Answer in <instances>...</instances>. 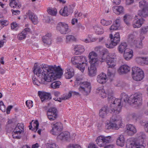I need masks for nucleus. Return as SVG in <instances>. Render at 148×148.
I'll list each match as a JSON object with an SVG mask.
<instances>
[{
	"instance_id": "obj_26",
	"label": "nucleus",
	"mask_w": 148,
	"mask_h": 148,
	"mask_svg": "<svg viewBox=\"0 0 148 148\" xmlns=\"http://www.w3.org/2000/svg\"><path fill=\"white\" fill-rule=\"evenodd\" d=\"M74 70L73 68L71 67L70 68H67L66 70L64 76L66 79H70L74 76Z\"/></svg>"
},
{
	"instance_id": "obj_49",
	"label": "nucleus",
	"mask_w": 148,
	"mask_h": 148,
	"mask_svg": "<svg viewBox=\"0 0 148 148\" xmlns=\"http://www.w3.org/2000/svg\"><path fill=\"white\" fill-rule=\"evenodd\" d=\"M14 130L13 132H12V136L14 138L20 139L21 138L20 134L21 133V132H14Z\"/></svg>"
},
{
	"instance_id": "obj_38",
	"label": "nucleus",
	"mask_w": 148,
	"mask_h": 148,
	"mask_svg": "<svg viewBox=\"0 0 148 148\" xmlns=\"http://www.w3.org/2000/svg\"><path fill=\"white\" fill-rule=\"evenodd\" d=\"M127 47V45L125 42H123L118 47V49L120 53H122L125 52L126 48Z\"/></svg>"
},
{
	"instance_id": "obj_48",
	"label": "nucleus",
	"mask_w": 148,
	"mask_h": 148,
	"mask_svg": "<svg viewBox=\"0 0 148 148\" xmlns=\"http://www.w3.org/2000/svg\"><path fill=\"white\" fill-rule=\"evenodd\" d=\"M75 39V37L73 36L70 35L66 36V41L67 42L74 41Z\"/></svg>"
},
{
	"instance_id": "obj_24",
	"label": "nucleus",
	"mask_w": 148,
	"mask_h": 148,
	"mask_svg": "<svg viewBox=\"0 0 148 148\" xmlns=\"http://www.w3.org/2000/svg\"><path fill=\"white\" fill-rule=\"evenodd\" d=\"M130 67L126 65H123L119 67L118 71L120 74L126 73L130 71Z\"/></svg>"
},
{
	"instance_id": "obj_18",
	"label": "nucleus",
	"mask_w": 148,
	"mask_h": 148,
	"mask_svg": "<svg viewBox=\"0 0 148 148\" xmlns=\"http://www.w3.org/2000/svg\"><path fill=\"white\" fill-rule=\"evenodd\" d=\"M109 108L107 106H105L102 107L99 110V115L102 118H104L107 115L109 112H110L112 114L115 115L116 114L111 112V106H110V110Z\"/></svg>"
},
{
	"instance_id": "obj_57",
	"label": "nucleus",
	"mask_w": 148,
	"mask_h": 148,
	"mask_svg": "<svg viewBox=\"0 0 148 148\" xmlns=\"http://www.w3.org/2000/svg\"><path fill=\"white\" fill-rule=\"evenodd\" d=\"M147 32H148V26L143 27L140 29L141 34H145Z\"/></svg>"
},
{
	"instance_id": "obj_61",
	"label": "nucleus",
	"mask_w": 148,
	"mask_h": 148,
	"mask_svg": "<svg viewBox=\"0 0 148 148\" xmlns=\"http://www.w3.org/2000/svg\"><path fill=\"white\" fill-rule=\"evenodd\" d=\"M77 27L78 28V29H81L82 30H84L85 29V27L82 26L81 24L79 23L77 25Z\"/></svg>"
},
{
	"instance_id": "obj_30",
	"label": "nucleus",
	"mask_w": 148,
	"mask_h": 148,
	"mask_svg": "<svg viewBox=\"0 0 148 148\" xmlns=\"http://www.w3.org/2000/svg\"><path fill=\"white\" fill-rule=\"evenodd\" d=\"M10 6L14 8H20L21 5V3L18 0H10Z\"/></svg>"
},
{
	"instance_id": "obj_64",
	"label": "nucleus",
	"mask_w": 148,
	"mask_h": 148,
	"mask_svg": "<svg viewBox=\"0 0 148 148\" xmlns=\"http://www.w3.org/2000/svg\"><path fill=\"white\" fill-rule=\"evenodd\" d=\"M89 148H97L96 145L95 144L93 143L90 144L89 145Z\"/></svg>"
},
{
	"instance_id": "obj_44",
	"label": "nucleus",
	"mask_w": 148,
	"mask_h": 148,
	"mask_svg": "<svg viewBox=\"0 0 148 148\" xmlns=\"http://www.w3.org/2000/svg\"><path fill=\"white\" fill-rule=\"evenodd\" d=\"M32 80L33 83L38 86H39L42 84H43L44 83V82H43V81L41 80L40 81H39L34 77H32Z\"/></svg>"
},
{
	"instance_id": "obj_4",
	"label": "nucleus",
	"mask_w": 148,
	"mask_h": 148,
	"mask_svg": "<svg viewBox=\"0 0 148 148\" xmlns=\"http://www.w3.org/2000/svg\"><path fill=\"white\" fill-rule=\"evenodd\" d=\"M89 62L91 64L88 68V75L90 77H93L96 75L97 69L96 66L98 65L99 60L97 54L94 51L90 52L88 56Z\"/></svg>"
},
{
	"instance_id": "obj_32",
	"label": "nucleus",
	"mask_w": 148,
	"mask_h": 148,
	"mask_svg": "<svg viewBox=\"0 0 148 148\" xmlns=\"http://www.w3.org/2000/svg\"><path fill=\"white\" fill-rule=\"evenodd\" d=\"M74 49L75 51V54L76 55L80 54L84 51V46L80 45L75 46Z\"/></svg>"
},
{
	"instance_id": "obj_45",
	"label": "nucleus",
	"mask_w": 148,
	"mask_h": 148,
	"mask_svg": "<svg viewBox=\"0 0 148 148\" xmlns=\"http://www.w3.org/2000/svg\"><path fill=\"white\" fill-rule=\"evenodd\" d=\"M72 93L71 92H69L68 93L64 94L61 98L62 100H66L70 98L71 96Z\"/></svg>"
},
{
	"instance_id": "obj_63",
	"label": "nucleus",
	"mask_w": 148,
	"mask_h": 148,
	"mask_svg": "<svg viewBox=\"0 0 148 148\" xmlns=\"http://www.w3.org/2000/svg\"><path fill=\"white\" fill-rule=\"evenodd\" d=\"M113 3L115 5H119L121 2V0H112Z\"/></svg>"
},
{
	"instance_id": "obj_37",
	"label": "nucleus",
	"mask_w": 148,
	"mask_h": 148,
	"mask_svg": "<svg viewBox=\"0 0 148 148\" xmlns=\"http://www.w3.org/2000/svg\"><path fill=\"white\" fill-rule=\"evenodd\" d=\"M24 127V126L23 123H18L14 130V132H21V133L23 132Z\"/></svg>"
},
{
	"instance_id": "obj_31",
	"label": "nucleus",
	"mask_w": 148,
	"mask_h": 148,
	"mask_svg": "<svg viewBox=\"0 0 148 148\" xmlns=\"http://www.w3.org/2000/svg\"><path fill=\"white\" fill-rule=\"evenodd\" d=\"M125 142L124 136L122 134L119 135L116 141L117 145L120 147H123L124 145Z\"/></svg>"
},
{
	"instance_id": "obj_17",
	"label": "nucleus",
	"mask_w": 148,
	"mask_h": 148,
	"mask_svg": "<svg viewBox=\"0 0 148 148\" xmlns=\"http://www.w3.org/2000/svg\"><path fill=\"white\" fill-rule=\"evenodd\" d=\"M73 12V10L70 6L68 7L65 5L63 8L61 9L59 13L62 16H68Z\"/></svg>"
},
{
	"instance_id": "obj_50",
	"label": "nucleus",
	"mask_w": 148,
	"mask_h": 148,
	"mask_svg": "<svg viewBox=\"0 0 148 148\" xmlns=\"http://www.w3.org/2000/svg\"><path fill=\"white\" fill-rule=\"evenodd\" d=\"M114 69H112L111 70H108L107 75L109 77L111 78L114 77Z\"/></svg>"
},
{
	"instance_id": "obj_36",
	"label": "nucleus",
	"mask_w": 148,
	"mask_h": 148,
	"mask_svg": "<svg viewBox=\"0 0 148 148\" xmlns=\"http://www.w3.org/2000/svg\"><path fill=\"white\" fill-rule=\"evenodd\" d=\"M24 127V126L23 123H18L14 130V132H21V133L23 132Z\"/></svg>"
},
{
	"instance_id": "obj_22",
	"label": "nucleus",
	"mask_w": 148,
	"mask_h": 148,
	"mask_svg": "<svg viewBox=\"0 0 148 148\" xmlns=\"http://www.w3.org/2000/svg\"><path fill=\"white\" fill-rule=\"evenodd\" d=\"M30 31L29 28H25L21 33L18 35V38L19 40L25 39L26 37V35L29 33Z\"/></svg>"
},
{
	"instance_id": "obj_13",
	"label": "nucleus",
	"mask_w": 148,
	"mask_h": 148,
	"mask_svg": "<svg viewBox=\"0 0 148 148\" xmlns=\"http://www.w3.org/2000/svg\"><path fill=\"white\" fill-rule=\"evenodd\" d=\"M111 136H100L96 140L97 144L100 147L105 146L106 143H109L110 141Z\"/></svg>"
},
{
	"instance_id": "obj_35",
	"label": "nucleus",
	"mask_w": 148,
	"mask_h": 148,
	"mask_svg": "<svg viewBox=\"0 0 148 148\" xmlns=\"http://www.w3.org/2000/svg\"><path fill=\"white\" fill-rule=\"evenodd\" d=\"M114 12L117 14L119 15L123 12V7L121 6L113 7Z\"/></svg>"
},
{
	"instance_id": "obj_54",
	"label": "nucleus",
	"mask_w": 148,
	"mask_h": 148,
	"mask_svg": "<svg viewBox=\"0 0 148 148\" xmlns=\"http://www.w3.org/2000/svg\"><path fill=\"white\" fill-rule=\"evenodd\" d=\"M67 148H81V147L78 144H70L67 146Z\"/></svg>"
},
{
	"instance_id": "obj_19",
	"label": "nucleus",
	"mask_w": 148,
	"mask_h": 148,
	"mask_svg": "<svg viewBox=\"0 0 148 148\" xmlns=\"http://www.w3.org/2000/svg\"><path fill=\"white\" fill-rule=\"evenodd\" d=\"M57 28L62 34H66L69 32L68 25L65 23H59Z\"/></svg>"
},
{
	"instance_id": "obj_12",
	"label": "nucleus",
	"mask_w": 148,
	"mask_h": 148,
	"mask_svg": "<svg viewBox=\"0 0 148 148\" xmlns=\"http://www.w3.org/2000/svg\"><path fill=\"white\" fill-rule=\"evenodd\" d=\"M52 129L50 133L53 135H57L62 131L63 129V125L60 122L56 123L53 122L51 123Z\"/></svg>"
},
{
	"instance_id": "obj_8",
	"label": "nucleus",
	"mask_w": 148,
	"mask_h": 148,
	"mask_svg": "<svg viewBox=\"0 0 148 148\" xmlns=\"http://www.w3.org/2000/svg\"><path fill=\"white\" fill-rule=\"evenodd\" d=\"M122 123L121 117L117 116H112L110 119L109 124L106 125L107 129H118L122 125Z\"/></svg>"
},
{
	"instance_id": "obj_41",
	"label": "nucleus",
	"mask_w": 148,
	"mask_h": 148,
	"mask_svg": "<svg viewBox=\"0 0 148 148\" xmlns=\"http://www.w3.org/2000/svg\"><path fill=\"white\" fill-rule=\"evenodd\" d=\"M33 124L34 127L33 128L31 125L29 126V129L34 132H36L38 129L39 122L37 120H36L34 122Z\"/></svg>"
},
{
	"instance_id": "obj_6",
	"label": "nucleus",
	"mask_w": 148,
	"mask_h": 148,
	"mask_svg": "<svg viewBox=\"0 0 148 148\" xmlns=\"http://www.w3.org/2000/svg\"><path fill=\"white\" fill-rule=\"evenodd\" d=\"M145 137V134L140 132L139 134L137 141H135L132 139L128 140L126 143V148H145V146L140 143H143Z\"/></svg>"
},
{
	"instance_id": "obj_51",
	"label": "nucleus",
	"mask_w": 148,
	"mask_h": 148,
	"mask_svg": "<svg viewBox=\"0 0 148 148\" xmlns=\"http://www.w3.org/2000/svg\"><path fill=\"white\" fill-rule=\"evenodd\" d=\"M47 12L48 13L53 16L56 15L57 13V11L56 9H50L47 10Z\"/></svg>"
},
{
	"instance_id": "obj_43",
	"label": "nucleus",
	"mask_w": 148,
	"mask_h": 148,
	"mask_svg": "<svg viewBox=\"0 0 148 148\" xmlns=\"http://www.w3.org/2000/svg\"><path fill=\"white\" fill-rule=\"evenodd\" d=\"M112 23L111 20H106L104 19H102L101 20V24L104 26H107L110 25Z\"/></svg>"
},
{
	"instance_id": "obj_11",
	"label": "nucleus",
	"mask_w": 148,
	"mask_h": 148,
	"mask_svg": "<svg viewBox=\"0 0 148 148\" xmlns=\"http://www.w3.org/2000/svg\"><path fill=\"white\" fill-rule=\"evenodd\" d=\"M130 104H134L137 106L141 104L142 102V95L140 93H136L130 97Z\"/></svg>"
},
{
	"instance_id": "obj_42",
	"label": "nucleus",
	"mask_w": 148,
	"mask_h": 148,
	"mask_svg": "<svg viewBox=\"0 0 148 148\" xmlns=\"http://www.w3.org/2000/svg\"><path fill=\"white\" fill-rule=\"evenodd\" d=\"M132 19L131 16L126 14L123 17L124 22L128 25L130 24V21Z\"/></svg>"
},
{
	"instance_id": "obj_7",
	"label": "nucleus",
	"mask_w": 148,
	"mask_h": 148,
	"mask_svg": "<svg viewBox=\"0 0 148 148\" xmlns=\"http://www.w3.org/2000/svg\"><path fill=\"white\" fill-rule=\"evenodd\" d=\"M71 62L72 64L75 65L76 68L82 73L88 64L86 58L83 56L72 57Z\"/></svg>"
},
{
	"instance_id": "obj_10",
	"label": "nucleus",
	"mask_w": 148,
	"mask_h": 148,
	"mask_svg": "<svg viewBox=\"0 0 148 148\" xmlns=\"http://www.w3.org/2000/svg\"><path fill=\"white\" fill-rule=\"evenodd\" d=\"M109 37L110 39V42L106 44L105 45L108 48H113L119 42L120 40V34L118 32L116 33L113 36L112 34H110Z\"/></svg>"
},
{
	"instance_id": "obj_28",
	"label": "nucleus",
	"mask_w": 148,
	"mask_h": 148,
	"mask_svg": "<svg viewBox=\"0 0 148 148\" xmlns=\"http://www.w3.org/2000/svg\"><path fill=\"white\" fill-rule=\"evenodd\" d=\"M51 33H47L42 37L43 42L46 45H50L51 43Z\"/></svg>"
},
{
	"instance_id": "obj_62",
	"label": "nucleus",
	"mask_w": 148,
	"mask_h": 148,
	"mask_svg": "<svg viewBox=\"0 0 148 148\" xmlns=\"http://www.w3.org/2000/svg\"><path fill=\"white\" fill-rule=\"evenodd\" d=\"M13 107L12 106H9L6 109V113L7 114H9L10 113V110Z\"/></svg>"
},
{
	"instance_id": "obj_46",
	"label": "nucleus",
	"mask_w": 148,
	"mask_h": 148,
	"mask_svg": "<svg viewBox=\"0 0 148 148\" xmlns=\"http://www.w3.org/2000/svg\"><path fill=\"white\" fill-rule=\"evenodd\" d=\"M46 148H59V147L55 143L51 142L47 144Z\"/></svg>"
},
{
	"instance_id": "obj_58",
	"label": "nucleus",
	"mask_w": 148,
	"mask_h": 148,
	"mask_svg": "<svg viewBox=\"0 0 148 148\" xmlns=\"http://www.w3.org/2000/svg\"><path fill=\"white\" fill-rule=\"evenodd\" d=\"M106 49H103V47L100 46H97L96 47L95 49V50L97 51L101 52L102 53V50Z\"/></svg>"
},
{
	"instance_id": "obj_27",
	"label": "nucleus",
	"mask_w": 148,
	"mask_h": 148,
	"mask_svg": "<svg viewBox=\"0 0 148 148\" xmlns=\"http://www.w3.org/2000/svg\"><path fill=\"white\" fill-rule=\"evenodd\" d=\"M127 132L128 134L130 136H132L136 132L135 126L131 124L126 126Z\"/></svg>"
},
{
	"instance_id": "obj_16",
	"label": "nucleus",
	"mask_w": 148,
	"mask_h": 148,
	"mask_svg": "<svg viewBox=\"0 0 148 148\" xmlns=\"http://www.w3.org/2000/svg\"><path fill=\"white\" fill-rule=\"evenodd\" d=\"M57 139L61 140L69 141L71 139H73V138L71 136L69 132L65 131L59 134L57 136Z\"/></svg>"
},
{
	"instance_id": "obj_52",
	"label": "nucleus",
	"mask_w": 148,
	"mask_h": 148,
	"mask_svg": "<svg viewBox=\"0 0 148 148\" xmlns=\"http://www.w3.org/2000/svg\"><path fill=\"white\" fill-rule=\"evenodd\" d=\"M144 57H138L136 58V61L138 64L143 65L144 64Z\"/></svg>"
},
{
	"instance_id": "obj_15",
	"label": "nucleus",
	"mask_w": 148,
	"mask_h": 148,
	"mask_svg": "<svg viewBox=\"0 0 148 148\" xmlns=\"http://www.w3.org/2000/svg\"><path fill=\"white\" fill-rule=\"evenodd\" d=\"M144 20L142 17L136 16L133 21L132 26L134 28L140 27L143 23Z\"/></svg>"
},
{
	"instance_id": "obj_1",
	"label": "nucleus",
	"mask_w": 148,
	"mask_h": 148,
	"mask_svg": "<svg viewBox=\"0 0 148 148\" xmlns=\"http://www.w3.org/2000/svg\"><path fill=\"white\" fill-rule=\"evenodd\" d=\"M96 92L102 98H105L108 95V99L111 103V112L115 114H119L121 111L123 101L125 103H130V97L125 93H122L121 99H116L112 96L113 92L110 88L105 87L103 88L100 87L97 88Z\"/></svg>"
},
{
	"instance_id": "obj_34",
	"label": "nucleus",
	"mask_w": 148,
	"mask_h": 148,
	"mask_svg": "<svg viewBox=\"0 0 148 148\" xmlns=\"http://www.w3.org/2000/svg\"><path fill=\"white\" fill-rule=\"evenodd\" d=\"M139 7L141 8L148 10V0H143L139 2Z\"/></svg>"
},
{
	"instance_id": "obj_20",
	"label": "nucleus",
	"mask_w": 148,
	"mask_h": 148,
	"mask_svg": "<svg viewBox=\"0 0 148 148\" xmlns=\"http://www.w3.org/2000/svg\"><path fill=\"white\" fill-rule=\"evenodd\" d=\"M121 20L120 17L117 18L110 28V30H116L120 28Z\"/></svg>"
},
{
	"instance_id": "obj_14",
	"label": "nucleus",
	"mask_w": 148,
	"mask_h": 148,
	"mask_svg": "<svg viewBox=\"0 0 148 148\" xmlns=\"http://www.w3.org/2000/svg\"><path fill=\"white\" fill-rule=\"evenodd\" d=\"M47 115L50 121H53L55 120L58 117L57 109L54 107L49 108L47 110Z\"/></svg>"
},
{
	"instance_id": "obj_55",
	"label": "nucleus",
	"mask_w": 148,
	"mask_h": 148,
	"mask_svg": "<svg viewBox=\"0 0 148 148\" xmlns=\"http://www.w3.org/2000/svg\"><path fill=\"white\" fill-rule=\"evenodd\" d=\"M134 39V36L133 34H130L128 36V41L132 44L134 42V40H135Z\"/></svg>"
},
{
	"instance_id": "obj_60",
	"label": "nucleus",
	"mask_w": 148,
	"mask_h": 148,
	"mask_svg": "<svg viewBox=\"0 0 148 148\" xmlns=\"http://www.w3.org/2000/svg\"><path fill=\"white\" fill-rule=\"evenodd\" d=\"M17 27V24L15 22L11 24V29H16Z\"/></svg>"
},
{
	"instance_id": "obj_3",
	"label": "nucleus",
	"mask_w": 148,
	"mask_h": 148,
	"mask_svg": "<svg viewBox=\"0 0 148 148\" xmlns=\"http://www.w3.org/2000/svg\"><path fill=\"white\" fill-rule=\"evenodd\" d=\"M74 86L80 85L78 89L80 92L84 95H87L90 92L91 86L89 82H83V77L81 75L76 76Z\"/></svg>"
},
{
	"instance_id": "obj_40",
	"label": "nucleus",
	"mask_w": 148,
	"mask_h": 148,
	"mask_svg": "<svg viewBox=\"0 0 148 148\" xmlns=\"http://www.w3.org/2000/svg\"><path fill=\"white\" fill-rule=\"evenodd\" d=\"M132 45L134 46L135 47L138 48H142V43L141 41L140 40H134V42L132 44Z\"/></svg>"
},
{
	"instance_id": "obj_39",
	"label": "nucleus",
	"mask_w": 148,
	"mask_h": 148,
	"mask_svg": "<svg viewBox=\"0 0 148 148\" xmlns=\"http://www.w3.org/2000/svg\"><path fill=\"white\" fill-rule=\"evenodd\" d=\"M142 10H139L138 12V15L140 16V17H146L148 16L147 11L148 10L144 8H142Z\"/></svg>"
},
{
	"instance_id": "obj_9",
	"label": "nucleus",
	"mask_w": 148,
	"mask_h": 148,
	"mask_svg": "<svg viewBox=\"0 0 148 148\" xmlns=\"http://www.w3.org/2000/svg\"><path fill=\"white\" fill-rule=\"evenodd\" d=\"M132 76L133 79L137 81H140L144 77L142 70L138 67L134 66L132 68Z\"/></svg>"
},
{
	"instance_id": "obj_53",
	"label": "nucleus",
	"mask_w": 148,
	"mask_h": 148,
	"mask_svg": "<svg viewBox=\"0 0 148 148\" xmlns=\"http://www.w3.org/2000/svg\"><path fill=\"white\" fill-rule=\"evenodd\" d=\"M25 103L26 106L29 108H30L33 106V101L31 100H27Z\"/></svg>"
},
{
	"instance_id": "obj_47",
	"label": "nucleus",
	"mask_w": 148,
	"mask_h": 148,
	"mask_svg": "<svg viewBox=\"0 0 148 148\" xmlns=\"http://www.w3.org/2000/svg\"><path fill=\"white\" fill-rule=\"evenodd\" d=\"M61 85V82L60 81H56L53 82L51 85V86L53 88H59Z\"/></svg>"
},
{
	"instance_id": "obj_29",
	"label": "nucleus",
	"mask_w": 148,
	"mask_h": 148,
	"mask_svg": "<svg viewBox=\"0 0 148 148\" xmlns=\"http://www.w3.org/2000/svg\"><path fill=\"white\" fill-rule=\"evenodd\" d=\"M133 51L129 49H126L125 51L124 57L126 60H129L132 58L133 56Z\"/></svg>"
},
{
	"instance_id": "obj_23",
	"label": "nucleus",
	"mask_w": 148,
	"mask_h": 148,
	"mask_svg": "<svg viewBox=\"0 0 148 148\" xmlns=\"http://www.w3.org/2000/svg\"><path fill=\"white\" fill-rule=\"evenodd\" d=\"M97 82L99 83L104 84L107 80L106 75L103 73H102L98 75L97 78Z\"/></svg>"
},
{
	"instance_id": "obj_21",
	"label": "nucleus",
	"mask_w": 148,
	"mask_h": 148,
	"mask_svg": "<svg viewBox=\"0 0 148 148\" xmlns=\"http://www.w3.org/2000/svg\"><path fill=\"white\" fill-rule=\"evenodd\" d=\"M38 95L42 101H44L49 99H51V95L49 93L45 92H42L39 91Z\"/></svg>"
},
{
	"instance_id": "obj_2",
	"label": "nucleus",
	"mask_w": 148,
	"mask_h": 148,
	"mask_svg": "<svg viewBox=\"0 0 148 148\" xmlns=\"http://www.w3.org/2000/svg\"><path fill=\"white\" fill-rule=\"evenodd\" d=\"M62 70L60 66L45 65L40 68L38 66H34V73L40 80L50 82L62 74Z\"/></svg>"
},
{
	"instance_id": "obj_59",
	"label": "nucleus",
	"mask_w": 148,
	"mask_h": 148,
	"mask_svg": "<svg viewBox=\"0 0 148 148\" xmlns=\"http://www.w3.org/2000/svg\"><path fill=\"white\" fill-rule=\"evenodd\" d=\"M8 24V22L7 21H4L0 22V27H4V25L6 26Z\"/></svg>"
},
{
	"instance_id": "obj_56",
	"label": "nucleus",
	"mask_w": 148,
	"mask_h": 148,
	"mask_svg": "<svg viewBox=\"0 0 148 148\" xmlns=\"http://www.w3.org/2000/svg\"><path fill=\"white\" fill-rule=\"evenodd\" d=\"M141 124L142 126L144 127L145 131L148 133V123L142 122H141Z\"/></svg>"
},
{
	"instance_id": "obj_33",
	"label": "nucleus",
	"mask_w": 148,
	"mask_h": 148,
	"mask_svg": "<svg viewBox=\"0 0 148 148\" xmlns=\"http://www.w3.org/2000/svg\"><path fill=\"white\" fill-rule=\"evenodd\" d=\"M93 29L96 33L97 34H101L103 33L104 30L101 25H95L93 27Z\"/></svg>"
},
{
	"instance_id": "obj_5",
	"label": "nucleus",
	"mask_w": 148,
	"mask_h": 148,
	"mask_svg": "<svg viewBox=\"0 0 148 148\" xmlns=\"http://www.w3.org/2000/svg\"><path fill=\"white\" fill-rule=\"evenodd\" d=\"M107 50L104 49L101 53V55L99 58V60L101 62H106L108 68L114 67L116 65V56L114 53L110 54L106 56V54Z\"/></svg>"
},
{
	"instance_id": "obj_25",
	"label": "nucleus",
	"mask_w": 148,
	"mask_h": 148,
	"mask_svg": "<svg viewBox=\"0 0 148 148\" xmlns=\"http://www.w3.org/2000/svg\"><path fill=\"white\" fill-rule=\"evenodd\" d=\"M27 14L29 16V19L34 24H37L38 23V21L37 16L35 15L30 10H28Z\"/></svg>"
}]
</instances>
